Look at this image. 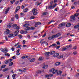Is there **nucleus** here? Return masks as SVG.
Here are the masks:
<instances>
[{
  "instance_id": "nucleus-23",
  "label": "nucleus",
  "mask_w": 79,
  "mask_h": 79,
  "mask_svg": "<svg viewBox=\"0 0 79 79\" xmlns=\"http://www.w3.org/2000/svg\"><path fill=\"white\" fill-rule=\"evenodd\" d=\"M13 36V34H9L8 36L9 38H10V37H12Z\"/></svg>"
},
{
  "instance_id": "nucleus-1",
  "label": "nucleus",
  "mask_w": 79,
  "mask_h": 79,
  "mask_svg": "<svg viewBox=\"0 0 79 79\" xmlns=\"http://www.w3.org/2000/svg\"><path fill=\"white\" fill-rule=\"evenodd\" d=\"M72 47V45L70 44L69 46H67L64 48H62L61 50L62 52H64V51H66V50H69V48H71Z\"/></svg>"
},
{
  "instance_id": "nucleus-58",
  "label": "nucleus",
  "mask_w": 79,
  "mask_h": 79,
  "mask_svg": "<svg viewBox=\"0 0 79 79\" xmlns=\"http://www.w3.org/2000/svg\"><path fill=\"white\" fill-rule=\"evenodd\" d=\"M27 33V31H23V34H26Z\"/></svg>"
},
{
  "instance_id": "nucleus-49",
  "label": "nucleus",
  "mask_w": 79,
  "mask_h": 79,
  "mask_svg": "<svg viewBox=\"0 0 79 79\" xmlns=\"http://www.w3.org/2000/svg\"><path fill=\"white\" fill-rule=\"evenodd\" d=\"M12 58L13 59V60H15L16 59V56H14L12 57Z\"/></svg>"
},
{
  "instance_id": "nucleus-34",
  "label": "nucleus",
  "mask_w": 79,
  "mask_h": 79,
  "mask_svg": "<svg viewBox=\"0 0 79 79\" xmlns=\"http://www.w3.org/2000/svg\"><path fill=\"white\" fill-rule=\"evenodd\" d=\"M55 51H52L50 52V55H53V54H54L55 53Z\"/></svg>"
},
{
  "instance_id": "nucleus-48",
  "label": "nucleus",
  "mask_w": 79,
  "mask_h": 79,
  "mask_svg": "<svg viewBox=\"0 0 79 79\" xmlns=\"http://www.w3.org/2000/svg\"><path fill=\"white\" fill-rule=\"evenodd\" d=\"M47 12H44V13L43 14V15H47Z\"/></svg>"
},
{
  "instance_id": "nucleus-46",
  "label": "nucleus",
  "mask_w": 79,
  "mask_h": 79,
  "mask_svg": "<svg viewBox=\"0 0 79 79\" xmlns=\"http://www.w3.org/2000/svg\"><path fill=\"white\" fill-rule=\"evenodd\" d=\"M79 14H74V16H79Z\"/></svg>"
},
{
  "instance_id": "nucleus-27",
  "label": "nucleus",
  "mask_w": 79,
  "mask_h": 79,
  "mask_svg": "<svg viewBox=\"0 0 79 79\" xmlns=\"http://www.w3.org/2000/svg\"><path fill=\"white\" fill-rule=\"evenodd\" d=\"M13 62H11L9 63V66H13Z\"/></svg>"
},
{
  "instance_id": "nucleus-52",
  "label": "nucleus",
  "mask_w": 79,
  "mask_h": 79,
  "mask_svg": "<svg viewBox=\"0 0 79 79\" xmlns=\"http://www.w3.org/2000/svg\"><path fill=\"white\" fill-rule=\"evenodd\" d=\"M26 43V41L25 40H23V45H24Z\"/></svg>"
},
{
  "instance_id": "nucleus-14",
  "label": "nucleus",
  "mask_w": 79,
  "mask_h": 79,
  "mask_svg": "<svg viewBox=\"0 0 79 79\" xmlns=\"http://www.w3.org/2000/svg\"><path fill=\"white\" fill-rule=\"evenodd\" d=\"M35 58L31 59L29 60L30 63H32V62H34V61H35Z\"/></svg>"
},
{
  "instance_id": "nucleus-16",
  "label": "nucleus",
  "mask_w": 79,
  "mask_h": 79,
  "mask_svg": "<svg viewBox=\"0 0 79 79\" xmlns=\"http://www.w3.org/2000/svg\"><path fill=\"white\" fill-rule=\"evenodd\" d=\"M55 38L54 35H52V37H49L48 38V39L49 40H52V39H54Z\"/></svg>"
},
{
  "instance_id": "nucleus-22",
  "label": "nucleus",
  "mask_w": 79,
  "mask_h": 79,
  "mask_svg": "<svg viewBox=\"0 0 79 79\" xmlns=\"http://www.w3.org/2000/svg\"><path fill=\"white\" fill-rule=\"evenodd\" d=\"M44 60V57H40L39 58V61H42Z\"/></svg>"
},
{
  "instance_id": "nucleus-13",
  "label": "nucleus",
  "mask_w": 79,
  "mask_h": 79,
  "mask_svg": "<svg viewBox=\"0 0 79 79\" xmlns=\"http://www.w3.org/2000/svg\"><path fill=\"white\" fill-rule=\"evenodd\" d=\"M40 24H41V23L40 22H38L36 23L35 26V27H38V26H39V25H40Z\"/></svg>"
},
{
  "instance_id": "nucleus-31",
  "label": "nucleus",
  "mask_w": 79,
  "mask_h": 79,
  "mask_svg": "<svg viewBox=\"0 0 79 79\" xmlns=\"http://www.w3.org/2000/svg\"><path fill=\"white\" fill-rule=\"evenodd\" d=\"M60 62H57L55 64V66H58V65H60Z\"/></svg>"
},
{
  "instance_id": "nucleus-24",
  "label": "nucleus",
  "mask_w": 79,
  "mask_h": 79,
  "mask_svg": "<svg viewBox=\"0 0 79 79\" xmlns=\"http://www.w3.org/2000/svg\"><path fill=\"white\" fill-rule=\"evenodd\" d=\"M28 58V56H23L22 57V59H24L25 58Z\"/></svg>"
},
{
  "instance_id": "nucleus-26",
  "label": "nucleus",
  "mask_w": 79,
  "mask_h": 79,
  "mask_svg": "<svg viewBox=\"0 0 79 79\" xmlns=\"http://www.w3.org/2000/svg\"><path fill=\"white\" fill-rule=\"evenodd\" d=\"M15 1H16V0H12V1H10V3L12 5H13V3H14V2H15Z\"/></svg>"
},
{
  "instance_id": "nucleus-42",
  "label": "nucleus",
  "mask_w": 79,
  "mask_h": 79,
  "mask_svg": "<svg viewBox=\"0 0 79 79\" xmlns=\"http://www.w3.org/2000/svg\"><path fill=\"white\" fill-rule=\"evenodd\" d=\"M22 72H26V68L23 69L22 70Z\"/></svg>"
},
{
  "instance_id": "nucleus-53",
  "label": "nucleus",
  "mask_w": 79,
  "mask_h": 79,
  "mask_svg": "<svg viewBox=\"0 0 79 79\" xmlns=\"http://www.w3.org/2000/svg\"><path fill=\"white\" fill-rule=\"evenodd\" d=\"M50 76L49 75H46L45 76V77H49Z\"/></svg>"
},
{
  "instance_id": "nucleus-11",
  "label": "nucleus",
  "mask_w": 79,
  "mask_h": 79,
  "mask_svg": "<svg viewBox=\"0 0 79 79\" xmlns=\"http://www.w3.org/2000/svg\"><path fill=\"white\" fill-rule=\"evenodd\" d=\"M19 32V31H16L14 34V35H15V36H17L18 35V33Z\"/></svg>"
},
{
  "instance_id": "nucleus-12",
  "label": "nucleus",
  "mask_w": 79,
  "mask_h": 79,
  "mask_svg": "<svg viewBox=\"0 0 79 79\" xmlns=\"http://www.w3.org/2000/svg\"><path fill=\"white\" fill-rule=\"evenodd\" d=\"M1 50L2 52H5V51L6 52H8V51L6 50V48H5L4 49L3 48H1Z\"/></svg>"
},
{
  "instance_id": "nucleus-45",
  "label": "nucleus",
  "mask_w": 79,
  "mask_h": 79,
  "mask_svg": "<svg viewBox=\"0 0 79 79\" xmlns=\"http://www.w3.org/2000/svg\"><path fill=\"white\" fill-rule=\"evenodd\" d=\"M27 9H25L23 10V12H24V13H25V12H27Z\"/></svg>"
},
{
  "instance_id": "nucleus-36",
  "label": "nucleus",
  "mask_w": 79,
  "mask_h": 79,
  "mask_svg": "<svg viewBox=\"0 0 79 79\" xmlns=\"http://www.w3.org/2000/svg\"><path fill=\"white\" fill-rule=\"evenodd\" d=\"M11 25H10V24H9V25H7V27H8V28H10V27H11Z\"/></svg>"
},
{
  "instance_id": "nucleus-62",
  "label": "nucleus",
  "mask_w": 79,
  "mask_h": 79,
  "mask_svg": "<svg viewBox=\"0 0 79 79\" xmlns=\"http://www.w3.org/2000/svg\"><path fill=\"white\" fill-rule=\"evenodd\" d=\"M5 39L6 40H8V39H7V36H6L5 37Z\"/></svg>"
},
{
  "instance_id": "nucleus-2",
  "label": "nucleus",
  "mask_w": 79,
  "mask_h": 79,
  "mask_svg": "<svg viewBox=\"0 0 79 79\" xmlns=\"http://www.w3.org/2000/svg\"><path fill=\"white\" fill-rule=\"evenodd\" d=\"M54 57H57L58 59H61V58H63V56H59V53H56L53 55Z\"/></svg>"
},
{
  "instance_id": "nucleus-29",
  "label": "nucleus",
  "mask_w": 79,
  "mask_h": 79,
  "mask_svg": "<svg viewBox=\"0 0 79 79\" xmlns=\"http://www.w3.org/2000/svg\"><path fill=\"white\" fill-rule=\"evenodd\" d=\"M47 68H48V65H45L43 67L44 69H47Z\"/></svg>"
},
{
  "instance_id": "nucleus-6",
  "label": "nucleus",
  "mask_w": 79,
  "mask_h": 79,
  "mask_svg": "<svg viewBox=\"0 0 79 79\" xmlns=\"http://www.w3.org/2000/svg\"><path fill=\"white\" fill-rule=\"evenodd\" d=\"M66 25V23H63L59 25V27H63Z\"/></svg>"
},
{
  "instance_id": "nucleus-15",
  "label": "nucleus",
  "mask_w": 79,
  "mask_h": 79,
  "mask_svg": "<svg viewBox=\"0 0 79 79\" xmlns=\"http://www.w3.org/2000/svg\"><path fill=\"white\" fill-rule=\"evenodd\" d=\"M44 39H41V40L40 41V43L41 44H44L45 43V41H44Z\"/></svg>"
},
{
  "instance_id": "nucleus-20",
  "label": "nucleus",
  "mask_w": 79,
  "mask_h": 79,
  "mask_svg": "<svg viewBox=\"0 0 79 79\" xmlns=\"http://www.w3.org/2000/svg\"><path fill=\"white\" fill-rule=\"evenodd\" d=\"M5 34H10V30L7 29L6 31L5 32Z\"/></svg>"
},
{
  "instance_id": "nucleus-54",
  "label": "nucleus",
  "mask_w": 79,
  "mask_h": 79,
  "mask_svg": "<svg viewBox=\"0 0 79 79\" xmlns=\"http://www.w3.org/2000/svg\"><path fill=\"white\" fill-rule=\"evenodd\" d=\"M77 52H73V54L74 55H77Z\"/></svg>"
},
{
  "instance_id": "nucleus-43",
  "label": "nucleus",
  "mask_w": 79,
  "mask_h": 79,
  "mask_svg": "<svg viewBox=\"0 0 79 79\" xmlns=\"http://www.w3.org/2000/svg\"><path fill=\"white\" fill-rule=\"evenodd\" d=\"M17 26V24H14L12 25V27H15Z\"/></svg>"
},
{
  "instance_id": "nucleus-50",
  "label": "nucleus",
  "mask_w": 79,
  "mask_h": 79,
  "mask_svg": "<svg viewBox=\"0 0 79 79\" xmlns=\"http://www.w3.org/2000/svg\"><path fill=\"white\" fill-rule=\"evenodd\" d=\"M11 50H12V51L14 52L15 51V48H11Z\"/></svg>"
},
{
  "instance_id": "nucleus-47",
  "label": "nucleus",
  "mask_w": 79,
  "mask_h": 79,
  "mask_svg": "<svg viewBox=\"0 0 79 79\" xmlns=\"http://www.w3.org/2000/svg\"><path fill=\"white\" fill-rule=\"evenodd\" d=\"M15 29L17 30H19V27L17 26V27H16Z\"/></svg>"
},
{
  "instance_id": "nucleus-39",
  "label": "nucleus",
  "mask_w": 79,
  "mask_h": 79,
  "mask_svg": "<svg viewBox=\"0 0 79 79\" xmlns=\"http://www.w3.org/2000/svg\"><path fill=\"white\" fill-rule=\"evenodd\" d=\"M18 36L19 39H21V38H22V35H19Z\"/></svg>"
},
{
  "instance_id": "nucleus-41",
  "label": "nucleus",
  "mask_w": 79,
  "mask_h": 79,
  "mask_svg": "<svg viewBox=\"0 0 79 79\" xmlns=\"http://www.w3.org/2000/svg\"><path fill=\"white\" fill-rule=\"evenodd\" d=\"M19 45V43L18 42L14 46V47H16V46H18V45Z\"/></svg>"
},
{
  "instance_id": "nucleus-56",
  "label": "nucleus",
  "mask_w": 79,
  "mask_h": 79,
  "mask_svg": "<svg viewBox=\"0 0 79 79\" xmlns=\"http://www.w3.org/2000/svg\"><path fill=\"white\" fill-rule=\"evenodd\" d=\"M8 62V61L6 60L5 61V64H7Z\"/></svg>"
},
{
  "instance_id": "nucleus-61",
  "label": "nucleus",
  "mask_w": 79,
  "mask_h": 79,
  "mask_svg": "<svg viewBox=\"0 0 79 79\" xmlns=\"http://www.w3.org/2000/svg\"><path fill=\"white\" fill-rule=\"evenodd\" d=\"M56 6V4H54L53 6V8H55V6Z\"/></svg>"
},
{
  "instance_id": "nucleus-10",
  "label": "nucleus",
  "mask_w": 79,
  "mask_h": 79,
  "mask_svg": "<svg viewBox=\"0 0 79 79\" xmlns=\"http://www.w3.org/2000/svg\"><path fill=\"white\" fill-rule=\"evenodd\" d=\"M50 52H46L45 53V55L46 56H50Z\"/></svg>"
},
{
  "instance_id": "nucleus-44",
  "label": "nucleus",
  "mask_w": 79,
  "mask_h": 79,
  "mask_svg": "<svg viewBox=\"0 0 79 79\" xmlns=\"http://www.w3.org/2000/svg\"><path fill=\"white\" fill-rule=\"evenodd\" d=\"M35 17H34V16H32L30 17V19H35Z\"/></svg>"
},
{
  "instance_id": "nucleus-60",
  "label": "nucleus",
  "mask_w": 79,
  "mask_h": 79,
  "mask_svg": "<svg viewBox=\"0 0 79 79\" xmlns=\"http://www.w3.org/2000/svg\"><path fill=\"white\" fill-rule=\"evenodd\" d=\"M17 53L16 54V55H19L20 54V53L19 52H16Z\"/></svg>"
},
{
  "instance_id": "nucleus-3",
  "label": "nucleus",
  "mask_w": 79,
  "mask_h": 79,
  "mask_svg": "<svg viewBox=\"0 0 79 79\" xmlns=\"http://www.w3.org/2000/svg\"><path fill=\"white\" fill-rule=\"evenodd\" d=\"M28 26H29V24H25L23 25V27H26L25 29L26 31H29L30 29V27H27Z\"/></svg>"
},
{
  "instance_id": "nucleus-63",
  "label": "nucleus",
  "mask_w": 79,
  "mask_h": 79,
  "mask_svg": "<svg viewBox=\"0 0 79 79\" xmlns=\"http://www.w3.org/2000/svg\"><path fill=\"white\" fill-rule=\"evenodd\" d=\"M67 74H64L62 75V76L63 77H64L65 76H66Z\"/></svg>"
},
{
  "instance_id": "nucleus-40",
  "label": "nucleus",
  "mask_w": 79,
  "mask_h": 79,
  "mask_svg": "<svg viewBox=\"0 0 79 79\" xmlns=\"http://www.w3.org/2000/svg\"><path fill=\"white\" fill-rule=\"evenodd\" d=\"M37 73L38 74H40L42 73V71L40 70H38L37 71Z\"/></svg>"
},
{
  "instance_id": "nucleus-57",
  "label": "nucleus",
  "mask_w": 79,
  "mask_h": 79,
  "mask_svg": "<svg viewBox=\"0 0 79 79\" xmlns=\"http://www.w3.org/2000/svg\"><path fill=\"white\" fill-rule=\"evenodd\" d=\"M18 3H19V1H17L15 3V5H17Z\"/></svg>"
},
{
  "instance_id": "nucleus-32",
  "label": "nucleus",
  "mask_w": 79,
  "mask_h": 79,
  "mask_svg": "<svg viewBox=\"0 0 79 79\" xmlns=\"http://www.w3.org/2000/svg\"><path fill=\"white\" fill-rule=\"evenodd\" d=\"M5 67H6V65H3L2 66H1V68L2 69L3 68H5Z\"/></svg>"
},
{
  "instance_id": "nucleus-55",
  "label": "nucleus",
  "mask_w": 79,
  "mask_h": 79,
  "mask_svg": "<svg viewBox=\"0 0 79 79\" xmlns=\"http://www.w3.org/2000/svg\"><path fill=\"white\" fill-rule=\"evenodd\" d=\"M52 45L53 47H56V44H52Z\"/></svg>"
},
{
  "instance_id": "nucleus-30",
  "label": "nucleus",
  "mask_w": 79,
  "mask_h": 79,
  "mask_svg": "<svg viewBox=\"0 0 79 79\" xmlns=\"http://www.w3.org/2000/svg\"><path fill=\"white\" fill-rule=\"evenodd\" d=\"M15 18H16V19H18V18H19V17L18 16V14H16L15 15Z\"/></svg>"
},
{
  "instance_id": "nucleus-59",
  "label": "nucleus",
  "mask_w": 79,
  "mask_h": 79,
  "mask_svg": "<svg viewBox=\"0 0 79 79\" xmlns=\"http://www.w3.org/2000/svg\"><path fill=\"white\" fill-rule=\"evenodd\" d=\"M56 44L57 45H60V43L59 41H58L56 42Z\"/></svg>"
},
{
  "instance_id": "nucleus-25",
  "label": "nucleus",
  "mask_w": 79,
  "mask_h": 79,
  "mask_svg": "<svg viewBox=\"0 0 79 79\" xmlns=\"http://www.w3.org/2000/svg\"><path fill=\"white\" fill-rule=\"evenodd\" d=\"M53 8V7L52 6V5H51L48 7V9H52Z\"/></svg>"
},
{
  "instance_id": "nucleus-5",
  "label": "nucleus",
  "mask_w": 79,
  "mask_h": 79,
  "mask_svg": "<svg viewBox=\"0 0 79 79\" xmlns=\"http://www.w3.org/2000/svg\"><path fill=\"white\" fill-rule=\"evenodd\" d=\"M32 12L33 13V16H35V15H37V10L35 9H34L32 10Z\"/></svg>"
},
{
  "instance_id": "nucleus-64",
  "label": "nucleus",
  "mask_w": 79,
  "mask_h": 79,
  "mask_svg": "<svg viewBox=\"0 0 79 79\" xmlns=\"http://www.w3.org/2000/svg\"><path fill=\"white\" fill-rule=\"evenodd\" d=\"M21 8L22 9H24V5H22V6Z\"/></svg>"
},
{
  "instance_id": "nucleus-4",
  "label": "nucleus",
  "mask_w": 79,
  "mask_h": 79,
  "mask_svg": "<svg viewBox=\"0 0 79 79\" xmlns=\"http://www.w3.org/2000/svg\"><path fill=\"white\" fill-rule=\"evenodd\" d=\"M50 72H52V73L53 74H55V73H56L57 72H58V70H55L54 69H51L50 71Z\"/></svg>"
},
{
  "instance_id": "nucleus-28",
  "label": "nucleus",
  "mask_w": 79,
  "mask_h": 79,
  "mask_svg": "<svg viewBox=\"0 0 79 79\" xmlns=\"http://www.w3.org/2000/svg\"><path fill=\"white\" fill-rule=\"evenodd\" d=\"M8 69L6 68L5 69L3 70V72H5V71H8Z\"/></svg>"
},
{
  "instance_id": "nucleus-9",
  "label": "nucleus",
  "mask_w": 79,
  "mask_h": 79,
  "mask_svg": "<svg viewBox=\"0 0 79 79\" xmlns=\"http://www.w3.org/2000/svg\"><path fill=\"white\" fill-rule=\"evenodd\" d=\"M75 20V16H72L71 17V21H74Z\"/></svg>"
},
{
  "instance_id": "nucleus-51",
  "label": "nucleus",
  "mask_w": 79,
  "mask_h": 79,
  "mask_svg": "<svg viewBox=\"0 0 79 79\" xmlns=\"http://www.w3.org/2000/svg\"><path fill=\"white\" fill-rule=\"evenodd\" d=\"M53 20H51L50 22L48 23V24H50V23H53Z\"/></svg>"
},
{
  "instance_id": "nucleus-17",
  "label": "nucleus",
  "mask_w": 79,
  "mask_h": 79,
  "mask_svg": "<svg viewBox=\"0 0 79 79\" xmlns=\"http://www.w3.org/2000/svg\"><path fill=\"white\" fill-rule=\"evenodd\" d=\"M62 73V71H59L57 73V75H58L59 76H60V75L61 76V74Z\"/></svg>"
},
{
  "instance_id": "nucleus-21",
  "label": "nucleus",
  "mask_w": 79,
  "mask_h": 79,
  "mask_svg": "<svg viewBox=\"0 0 79 79\" xmlns=\"http://www.w3.org/2000/svg\"><path fill=\"white\" fill-rule=\"evenodd\" d=\"M5 56H10V54H9V53H7L6 52H5Z\"/></svg>"
},
{
  "instance_id": "nucleus-18",
  "label": "nucleus",
  "mask_w": 79,
  "mask_h": 79,
  "mask_svg": "<svg viewBox=\"0 0 79 79\" xmlns=\"http://www.w3.org/2000/svg\"><path fill=\"white\" fill-rule=\"evenodd\" d=\"M9 10H10V8L8 7L5 11V14H7V13H8V12Z\"/></svg>"
},
{
  "instance_id": "nucleus-7",
  "label": "nucleus",
  "mask_w": 79,
  "mask_h": 79,
  "mask_svg": "<svg viewBox=\"0 0 79 79\" xmlns=\"http://www.w3.org/2000/svg\"><path fill=\"white\" fill-rule=\"evenodd\" d=\"M61 35V34L60 33H57L56 35H54V37L55 38H56V37H59Z\"/></svg>"
},
{
  "instance_id": "nucleus-33",
  "label": "nucleus",
  "mask_w": 79,
  "mask_h": 79,
  "mask_svg": "<svg viewBox=\"0 0 79 79\" xmlns=\"http://www.w3.org/2000/svg\"><path fill=\"white\" fill-rule=\"evenodd\" d=\"M79 27V25H76L74 27V28L75 29H77V28H78V27Z\"/></svg>"
},
{
  "instance_id": "nucleus-8",
  "label": "nucleus",
  "mask_w": 79,
  "mask_h": 79,
  "mask_svg": "<svg viewBox=\"0 0 79 79\" xmlns=\"http://www.w3.org/2000/svg\"><path fill=\"white\" fill-rule=\"evenodd\" d=\"M20 8H21V6H18L16 8L15 11V13H17V12H18V11H19V9H20Z\"/></svg>"
},
{
  "instance_id": "nucleus-35",
  "label": "nucleus",
  "mask_w": 79,
  "mask_h": 79,
  "mask_svg": "<svg viewBox=\"0 0 79 79\" xmlns=\"http://www.w3.org/2000/svg\"><path fill=\"white\" fill-rule=\"evenodd\" d=\"M16 75V74H13L12 75V77L13 79H15V76Z\"/></svg>"
},
{
  "instance_id": "nucleus-37",
  "label": "nucleus",
  "mask_w": 79,
  "mask_h": 79,
  "mask_svg": "<svg viewBox=\"0 0 79 79\" xmlns=\"http://www.w3.org/2000/svg\"><path fill=\"white\" fill-rule=\"evenodd\" d=\"M22 47V46L21 45H18L17 47L16 48H21V47Z\"/></svg>"
},
{
  "instance_id": "nucleus-19",
  "label": "nucleus",
  "mask_w": 79,
  "mask_h": 79,
  "mask_svg": "<svg viewBox=\"0 0 79 79\" xmlns=\"http://www.w3.org/2000/svg\"><path fill=\"white\" fill-rule=\"evenodd\" d=\"M71 26V24L70 23H69L66 25V27H70Z\"/></svg>"
},
{
  "instance_id": "nucleus-38",
  "label": "nucleus",
  "mask_w": 79,
  "mask_h": 79,
  "mask_svg": "<svg viewBox=\"0 0 79 79\" xmlns=\"http://www.w3.org/2000/svg\"><path fill=\"white\" fill-rule=\"evenodd\" d=\"M35 29V27H31V28H30V29H31V30H34V29Z\"/></svg>"
}]
</instances>
